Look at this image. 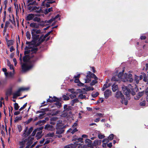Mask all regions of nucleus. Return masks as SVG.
<instances>
[{
    "instance_id": "nucleus-1",
    "label": "nucleus",
    "mask_w": 148,
    "mask_h": 148,
    "mask_svg": "<svg viewBox=\"0 0 148 148\" xmlns=\"http://www.w3.org/2000/svg\"><path fill=\"white\" fill-rule=\"evenodd\" d=\"M37 50V48L36 47H34L27 49L25 52V55L23 58V60L24 62H28L29 61L33 62L36 61L38 58L35 56V53Z\"/></svg>"
},
{
    "instance_id": "nucleus-2",
    "label": "nucleus",
    "mask_w": 148,
    "mask_h": 148,
    "mask_svg": "<svg viewBox=\"0 0 148 148\" xmlns=\"http://www.w3.org/2000/svg\"><path fill=\"white\" fill-rule=\"evenodd\" d=\"M33 138H32L30 140L29 138H23L19 141L18 145L19 146L18 148H24L26 145H27L25 148H29L32 143V140Z\"/></svg>"
},
{
    "instance_id": "nucleus-3",
    "label": "nucleus",
    "mask_w": 148,
    "mask_h": 148,
    "mask_svg": "<svg viewBox=\"0 0 148 148\" xmlns=\"http://www.w3.org/2000/svg\"><path fill=\"white\" fill-rule=\"evenodd\" d=\"M31 31L33 40L36 42L38 40L39 36V34L41 33V31L40 30L36 29H33Z\"/></svg>"
},
{
    "instance_id": "nucleus-4",
    "label": "nucleus",
    "mask_w": 148,
    "mask_h": 148,
    "mask_svg": "<svg viewBox=\"0 0 148 148\" xmlns=\"http://www.w3.org/2000/svg\"><path fill=\"white\" fill-rule=\"evenodd\" d=\"M115 97L117 99H121V102L122 104H124L126 105L127 104L128 101L125 99L123 97V95L122 93L119 91L116 92L115 95Z\"/></svg>"
},
{
    "instance_id": "nucleus-5",
    "label": "nucleus",
    "mask_w": 148,
    "mask_h": 148,
    "mask_svg": "<svg viewBox=\"0 0 148 148\" xmlns=\"http://www.w3.org/2000/svg\"><path fill=\"white\" fill-rule=\"evenodd\" d=\"M28 88L21 87L19 88L18 90L15 93L13 94V98L15 99L17 97L19 96L20 95V92L21 91L27 90L29 89Z\"/></svg>"
},
{
    "instance_id": "nucleus-6",
    "label": "nucleus",
    "mask_w": 148,
    "mask_h": 148,
    "mask_svg": "<svg viewBox=\"0 0 148 148\" xmlns=\"http://www.w3.org/2000/svg\"><path fill=\"white\" fill-rule=\"evenodd\" d=\"M122 90L123 93L126 95V98L127 100H129L130 99V90L127 88L126 86H123L122 87Z\"/></svg>"
},
{
    "instance_id": "nucleus-7",
    "label": "nucleus",
    "mask_w": 148,
    "mask_h": 148,
    "mask_svg": "<svg viewBox=\"0 0 148 148\" xmlns=\"http://www.w3.org/2000/svg\"><path fill=\"white\" fill-rule=\"evenodd\" d=\"M132 75L130 73L128 74L126 73H125L122 76L123 79L122 80V81L125 82L126 81H129L130 82H132L133 80V79L132 78Z\"/></svg>"
},
{
    "instance_id": "nucleus-8",
    "label": "nucleus",
    "mask_w": 148,
    "mask_h": 148,
    "mask_svg": "<svg viewBox=\"0 0 148 148\" xmlns=\"http://www.w3.org/2000/svg\"><path fill=\"white\" fill-rule=\"evenodd\" d=\"M32 66V64L27 62L23 64L22 65V68L23 71H26L31 69Z\"/></svg>"
},
{
    "instance_id": "nucleus-9",
    "label": "nucleus",
    "mask_w": 148,
    "mask_h": 148,
    "mask_svg": "<svg viewBox=\"0 0 148 148\" xmlns=\"http://www.w3.org/2000/svg\"><path fill=\"white\" fill-rule=\"evenodd\" d=\"M93 90L94 88L92 87L85 86V87L82 88V90L79 89L78 90L79 92L83 94H86V91H89L90 90Z\"/></svg>"
},
{
    "instance_id": "nucleus-10",
    "label": "nucleus",
    "mask_w": 148,
    "mask_h": 148,
    "mask_svg": "<svg viewBox=\"0 0 148 148\" xmlns=\"http://www.w3.org/2000/svg\"><path fill=\"white\" fill-rule=\"evenodd\" d=\"M124 71V70H123V72L122 73L120 72L117 76H113L112 77V81H116L121 79L122 81V79H123V77H122V76L123 75V73Z\"/></svg>"
},
{
    "instance_id": "nucleus-11",
    "label": "nucleus",
    "mask_w": 148,
    "mask_h": 148,
    "mask_svg": "<svg viewBox=\"0 0 148 148\" xmlns=\"http://www.w3.org/2000/svg\"><path fill=\"white\" fill-rule=\"evenodd\" d=\"M33 130V127H31L29 129L27 127H26L24 130V132L23 134V136L25 137H27L29 135Z\"/></svg>"
},
{
    "instance_id": "nucleus-12",
    "label": "nucleus",
    "mask_w": 148,
    "mask_h": 148,
    "mask_svg": "<svg viewBox=\"0 0 148 148\" xmlns=\"http://www.w3.org/2000/svg\"><path fill=\"white\" fill-rule=\"evenodd\" d=\"M52 32V31L49 32L44 36H43V35L41 36L40 37V38L38 39V42L37 44V45H39L40 44L43 42L45 40L46 37L48 36Z\"/></svg>"
},
{
    "instance_id": "nucleus-13",
    "label": "nucleus",
    "mask_w": 148,
    "mask_h": 148,
    "mask_svg": "<svg viewBox=\"0 0 148 148\" xmlns=\"http://www.w3.org/2000/svg\"><path fill=\"white\" fill-rule=\"evenodd\" d=\"M28 9L31 11H34L37 13H40L42 10L39 7L33 6H29L28 7Z\"/></svg>"
},
{
    "instance_id": "nucleus-14",
    "label": "nucleus",
    "mask_w": 148,
    "mask_h": 148,
    "mask_svg": "<svg viewBox=\"0 0 148 148\" xmlns=\"http://www.w3.org/2000/svg\"><path fill=\"white\" fill-rule=\"evenodd\" d=\"M61 126L60 125H59L58 123L56 125V129L57 130L56 131V134H61L64 131L62 128L63 127H59Z\"/></svg>"
},
{
    "instance_id": "nucleus-15",
    "label": "nucleus",
    "mask_w": 148,
    "mask_h": 148,
    "mask_svg": "<svg viewBox=\"0 0 148 148\" xmlns=\"http://www.w3.org/2000/svg\"><path fill=\"white\" fill-rule=\"evenodd\" d=\"M91 77L95 79V80H92V82L90 83V85L92 86L94 85L97 82L98 78L94 74H91Z\"/></svg>"
},
{
    "instance_id": "nucleus-16",
    "label": "nucleus",
    "mask_w": 148,
    "mask_h": 148,
    "mask_svg": "<svg viewBox=\"0 0 148 148\" xmlns=\"http://www.w3.org/2000/svg\"><path fill=\"white\" fill-rule=\"evenodd\" d=\"M93 74L91 72L89 71L87 75L86 76V78L85 79V83H89L90 82L91 80V78H92L91 77V74Z\"/></svg>"
},
{
    "instance_id": "nucleus-17",
    "label": "nucleus",
    "mask_w": 148,
    "mask_h": 148,
    "mask_svg": "<svg viewBox=\"0 0 148 148\" xmlns=\"http://www.w3.org/2000/svg\"><path fill=\"white\" fill-rule=\"evenodd\" d=\"M5 131L6 132H7V126L5 125V127L4 125H2L0 126V132L1 134H4V132Z\"/></svg>"
},
{
    "instance_id": "nucleus-18",
    "label": "nucleus",
    "mask_w": 148,
    "mask_h": 148,
    "mask_svg": "<svg viewBox=\"0 0 148 148\" xmlns=\"http://www.w3.org/2000/svg\"><path fill=\"white\" fill-rule=\"evenodd\" d=\"M45 129L50 131H53L55 130V128L53 126L49 124L46 125L45 127Z\"/></svg>"
},
{
    "instance_id": "nucleus-19",
    "label": "nucleus",
    "mask_w": 148,
    "mask_h": 148,
    "mask_svg": "<svg viewBox=\"0 0 148 148\" xmlns=\"http://www.w3.org/2000/svg\"><path fill=\"white\" fill-rule=\"evenodd\" d=\"M143 78V75H140L139 76L135 75L134 77V81L136 82V84H138L139 82V81L142 79Z\"/></svg>"
},
{
    "instance_id": "nucleus-20",
    "label": "nucleus",
    "mask_w": 148,
    "mask_h": 148,
    "mask_svg": "<svg viewBox=\"0 0 148 148\" xmlns=\"http://www.w3.org/2000/svg\"><path fill=\"white\" fill-rule=\"evenodd\" d=\"M40 25V23H32L30 24V26L32 27L36 28H38L39 27V26Z\"/></svg>"
},
{
    "instance_id": "nucleus-21",
    "label": "nucleus",
    "mask_w": 148,
    "mask_h": 148,
    "mask_svg": "<svg viewBox=\"0 0 148 148\" xmlns=\"http://www.w3.org/2000/svg\"><path fill=\"white\" fill-rule=\"evenodd\" d=\"M33 0H27V3H29L28 6L30 5H37L38 4L35 1H33Z\"/></svg>"
},
{
    "instance_id": "nucleus-22",
    "label": "nucleus",
    "mask_w": 148,
    "mask_h": 148,
    "mask_svg": "<svg viewBox=\"0 0 148 148\" xmlns=\"http://www.w3.org/2000/svg\"><path fill=\"white\" fill-rule=\"evenodd\" d=\"M58 100L55 97L52 98L49 96V99H48L47 100V102H53L55 101H56Z\"/></svg>"
},
{
    "instance_id": "nucleus-23",
    "label": "nucleus",
    "mask_w": 148,
    "mask_h": 148,
    "mask_svg": "<svg viewBox=\"0 0 148 148\" xmlns=\"http://www.w3.org/2000/svg\"><path fill=\"white\" fill-rule=\"evenodd\" d=\"M111 91L109 90H107L104 92V96L106 99H107L110 95Z\"/></svg>"
},
{
    "instance_id": "nucleus-24",
    "label": "nucleus",
    "mask_w": 148,
    "mask_h": 148,
    "mask_svg": "<svg viewBox=\"0 0 148 148\" xmlns=\"http://www.w3.org/2000/svg\"><path fill=\"white\" fill-rule=\"evenodd\" d=\"M34 17V14H31L28 15L26 18V19L27 21H30L33 19Z\"/></svg>"
},
{
    "instance_id": "nucleus-25",
    "label": "nucleus",
    "mask_w": 148,
    "mask_h": 148,
    "mask_svg": "<svg viewBox=\"0 0 148 148\" xmlns=\"http://www.w3.org/2000/svg\"><path fill=\"white\" fill-rule=\"evenodd\" d=\"M85 143L86 145H85L87 146V147L93 145L92 143V141L88 139H86L85 140Z\"/></svg>"
},
{
    "instance_id": "nucleus-26",
    "label": "nucleus",
    "mask_w": 148,
    "mask_h": 148,
    "mask_svg": "<svg viewBox=\"0 0 148 148\" xmlns=\"http://www.w3.org/2000/svg\"><path fill=\"white\" fill-rule=\"evenodd\" d=\"M43 129V127H41L39 128H38L36 129H35L34 131L33 132L31 135L32 136H34L35 135L36 133L38 132V130H42Z\"/></svg>"
},
{
    "instance_id": "nucleus-27",
    "label": "nucleus",
    "mask_w": 148,
    "mask_h": 148,
    "mask_svg": "<svg viewBox=\"0 0 148 148\" xmlns=\"http://www.w3.org/2000/svg\"><path fill=\"white\" fill-rule=\"evenodd\" d=\"M42 130H38L36 135V137L37 139H39L42 136Z\"/></svg>"
},
{
    "instance_id": "nucleus-28",
    "label": "nucleus",
    "mask_w": 148,
    "mask_h": 148,
    "mask_svg": "<svg viewBox=\"0 0 148 148\" xmlns=\"http://www.w3.org/2000/svg\"><path fill=\"white\" fill-rule=\"evenodd\" d=\"M111 85V84L110 83L108 84L107 82H106V83L103 85V88L101 89V90L102 91H104L106 88L110 86Z\"/></svg>"
},
{
    "instance_id": "nucleus-29",
    "label": "nucleus",
    "mask_w": 148,
    "mask_h": 148,
    "mask_svg": "<svg viewBox=\"0 0 148 148\" xmlns=\"http://www.w3.org/2000/svg\"><path fill=\"white\" fill-rule=\"evenodd\" d=\"M14 73V72H10L9 73H5V75L6 77H12Z\"/></svg>"
},
{
    "instance_id": "nucleus-30",
    "label": "nucleus",
    "mask_w": 148,
    "mask_h": 148,
    "mask_svg": "<svg viewBox=\"0 0 148 148\" xmlns=\"http://www.w3.org/2000/svg\"><path fill=\"white\" fill-rule=\"evenodd\" d=\"M79 102L78 100L77 99H75L72 100L70 103L71 106H73L75 103H78Z\"/></svg>"
},
{
    "instance_id": "nucleus-31",
    "label": "nucleus",
    "mask_w": 148,
    "mask_h": 148,
    "mask_svg": "<svg viewBox=\"0 0 148 148\" xmlns=\"http://www.w3.org/2000/svg\"><path fill=\"white\" fill-rule=\"evenodd\" d=\"M118 88L117 85L115 84H113L112 86V89L113 92L116 91Z\"/></svg>"
},
{
    "instance_id": "nucleus-32",
    "label": "nucleus",
    "mask_w": 148,
    "mask_h": 148,
    "mask_svg": "<svg viewBox=\"0 0 148 148\" xmlns=\"http://www.w3.org/2000/svg\"><path fill=\"white\" fill-rule=\"evenodd\" d=\"M75 83H79L78 85L80 86H83L84 84L81 83L79 81L78 78H75Z\"/></svg>"
},
{
    "instance_id": "nucleus-33",
    "label": "nucleus",
    "mask_w": 148,
    "mask_h": 148,
    "mask_svg": "<svg viewBox=\"0 0 148 148\" xmlns=\"http://www.w3.org/2000/svg\"><path fill=\"white\" fill-rule=\"evenodd\" d=\"M64 111H67L70 110L71 109V107L70 106H68L66 105H65L64 106Z\"/></svg>"
},
{
    "instance_id": "nucleus-34",
    "label": "nucleus",
    "mask_w": 148,
    "mask_h": 148,
    "mask_svg": "<svg viewBox=\"0 0 148 148\" xmlns=\"http://www.w3.org/2000/svg\"><path fill=\"white\" fill-rule=\"evenodd\" d=\"M66 111H64V113H63L61 115V116L62 117H66L67 118L68 117L69 114L68 112H65Z\"/></svg>"
},
{
    "instance_id": "nucleus-35",
    "label": "nucleus",
    "mask_w": 148,
    "mask_h": 148,
    "mask_svg": "<svg viewBox=\"0 0 148 148\" xmlns=\"http://www.w3.org/2000/svg\"><path fill=\"white\" fill-rule=\"evenodd\" d=\"M143 92H139L138 94V98H136V97H134V99L136 100L139 99L143 95Z\"/></svg>"
},
{
    "instance_id": "nucleus-36",
    "label": "nucleus",
    "mask_w": 148,
    "mask_h": 148,
    "mask_svg": "<svg viewBox=\"0 0 148 148\" xmlns=\"http://www.w3.org/2000/svg\"><path fill=\"white\" fill-rule=\"evenodd\" d=\"M141 75H143V80L145 82H147V81L148 82V78L147 79L146 76L144 73H143Z\"/></svg>"
},
{
    "instance_id": "nucleus-37",
    "label": "nucleus",
    "mask_w": 148,
    "mask_h": 148,
    "mask_svg": "<svg viewBox=\"0 0 148 148\" xmlns=\"http://www.w3.org/2000/svg\"><path fill=\"white\" fill-rule=\"evenodd\" d=\"M33 21L35 22H41V19L40 18L38 17H35L33 18Z\"/></svg>"
},
{
    "instance_id": "nucleus-38",
    "label": "nucleus",
    "mask_w": 148,
    "mask_h": 148,
    "mask_svg": "<svg viewBox=\"0 0 148 148\" xmlns=\"http://www.w3.org/2000/svg\"><path fill=\"white\" fill-rule=\"evenodd\" d=\"M45 1H44L42 3V6H45L47 7H50V5H49V3H48V1L47 2V3H45Z\"/></svg>"
},
{
    "instance_id": "nucleus-39",
    "label": "nucleus",
    "mask_w": 148,
    "mask_h": 148,
    "mask_svg": "<svg viewBox=\"0 0 148 148\" xmlns=\"http://www.w3.org/2000/svg\"><path fill=\"white\" fill-rule=\"evenodd\" d=\"M94 142L95 145H100L101 144V140H95Z\"/></svg>"
},
{
    "instance_id": "nucleus-40",
    "label": "nucleus",
    "mask_w": 148,
    "mask_h": 148,
    "mask_svg": "<svg viewBox=\"0 0 148 148\" xmlns=\"http://www.w3.org/2000/svg\"><path fill=\"white\" fill-rule=\"evenodd\" d=\"M15 8L16 9V12H17L19 11V6L17 4H16L15 3H14ZM20 8V6H19Z\"/></svg>"
},
{
    "instance_id": "nucleus-41",
    "label": "nucleus",
    "mask_w": 148,
    "mask_h": 148,
    "mask_svg": "<svg viewBox=\"0 0 148 148\" xmlns=\"http://www.w3.org/2000/svg\"><path fill=\"white\" fill-rule=\"evenodd\" d=\"M46 122V120H42L40 121H38L37 123V124H40L42 125V124H43Z\"/></svg>"
},
{
    "instance_id": "nucleus-42",
    "label": "nucleus",
    "mask_w": 148,
    "mask_h": 148,
    "mask_svg": "<svg viewBox=\"0 0 148 148\" xmlns=\"http://www.w3.org/2000/svg\"><path fill=\"white\" fill-rule=\"evenodd\" d=\"M13 41L12 40H8L7 42V44L9 46H10L11 45H12L13 44Z\"/></svg>"
},
{
    "instance_id": "nucleus-43",
    "label": "nucleus",
    "mask_w": 148,
    "mask_h": 148,
    "mask_svg": "<svg viewBox=\"0 0 148 148\" xmlns=\"http://www.w3.org/2000/svg\"><path fill=\"white\" fill-rule=\"evenodd\" d=\"M54 135V134L53 133H49L47 134L46 136L47 137H53Z\"/></svg>"
},
{
    "instance_id": "nucleus-44",
    "label": "nucleus",
    "mask_w": 148,
    "mask_h": 148,
    "mask_svg": "<svg viewBox=\"0 0 148 148\" xmlns=\"http://www.w3.org/2000/svg\"><path fill=\"white\" fill-rule=\"evenodd\" d=\"M12 90L11 89H10L8 90L6 93V95L7 96H9L11 95L12 94Z\"/></svg>"
},
{
    "instance_id": "nucleus-45",
    "label": "nucleus",
    "mask_w": 148,
    "mask_h": 148,
    "mask_svg": "<svg viewBox=\"0 0 148 148\" xmlns=\"http://www.w3.org/2000/svg\"><path fill=\"white\" fill-rule=\"evenodd\" d=\"M62 98H63V100L65 101L68 100L69 99V97L65 95H63Z\"/></svg>"
},
{
    "instance_id": "nucleus-46",
    "label": "nucleus",
    "mask_w": 148,
    "mask_h": 148,
    "mask_svg": "<svg viewBox=\"0 0 148 148\" xmlns=\"http://www.w3.org/2000/svg\"><path fill=\"white\" fill-rule=\"evenodd\" d=\"M99 94V93L98 92H96L95 93L93 92L92 94V96L93 97H97Z\"/></svg>"
},
{
    "instance_id": "nucleus-47",
    "label": "nucleus",
    "mask_w": 148,
    "mask_h": 148,
    "mask_svg": "<svg viewBox=\"0 0 148 148\" xmlns=\"http://www.w3.org/2000/svg\"><path fill=\"white\" fill-rule=\"evenodd\" d=\"M26 36L27 38L30 39L31 38V35L29 32H27L26 33Z\"/></svg>"
},
{
    "instance_id": "nucleus-48",
    "label": "nucleus",
    "mask_w": 148,
    "mask_h": 148,
    "mask_svg": "<svg viewBox=\"0 0 148 148\" xmlns=\"http://www.w3.org/2000/svg\"><path fill=\"white\" fill-rule=\"evenodd\" d=\"M14 109L16 110H17L18 109L19 107L17 103H15L14 104Z\"/></svg>"
},
{
    "instance_id": "nucleus-49",
    "label": "nucleus",
    "mask_w": 148,
    "mask_h": 148,
    "mask_svg": "<svg viewBox=\"0 0 148 148\" xmlns=\"http://www.w3.org/2000/svg\"><path fill=\"white\" fill-rule=\"evenodd\" d=\"M55 104L58 108H60L61 106V103L59 101H57Z\"/></svg>"
},
{
    "instance_id": "nucleus-50",
    "label": "nucleus",
    "mask_w": 148,
    "mask_h": 148,
    "mask_svg": "<svg viewBox=\"0 0 148 148\" xmlns=\"http://www.w3.org/2000/svg\"><path fill=\"white\" fill-rule=\"evenodd\" d=\"M77 94H71L69 95V96L71 99H73L76 97Z\"/></svg>"
},
{
    "instance_id": "nucleus-51",
    "label": "nucleus",
    "mask_w": 148,
    "mask_h": 148,
    "mask_svg": "<svg viewBox=\"0 0 148 148\" xmlns=\"http://www.w3.org/2000/svg\"><path fill=\"white\" fill-rule=\"evenodd\" d=\"M114 135L113 134H110L108 137V138L109 140H112L113 138Z\"/></svg>"
},
{
    "instance_id": "nucleus-52",
    "label": "nucleus",
    "mask_w": 148,
    "mask_h": 148,
    "mask_svg": "<svg viewBox=\"0 0 148 148\" xmlns=\"http://www.w3.org/2000/svg\"><path fill=\"white\" fill-rule=\"evenodd\" d=\"M82 93V94H80L79 95V97L82 99L85 98H86V96L84 95H83L82 94L83 93Z\"/></svg>"
},
{
    "instance_id": "nucleus-53",
    "label": "nucleus",
    "mask_w": 148,
    "mask_h": 148,
    "mask_svg": "<svg viewBox=\"0 0 148 148\" xmlns=\"http://www.w3.org/2000/svg\"><path fill=\"white\" fill-rule=\"evenodd\" d=\"M17 128L19 132H21L22 130V126L21 125H17Z\"/></svg>"
},
{
    "instance_id": "nucleus-54",
    "label": "nucleus",
    "mask_w": 148,
    "mask_h": 148,
    "mask_svg": "<svg viewBox=\"0 0 148 148\" xmlns=\"http://www.w3.org/2000/svg\"><path fill=\"white\" fill-rule=\"evenodd\" d=\"M52 11V8L51 7L50 8H49L48 9H46L45 10V12H46L47 13H48V12H50Z\"/></svg>"
},
{
    "instance_id": "nucleus-55",
    "label": "nucleus",
    "mask_w": 148,
    "mask_h": 148,
    "mask_svg": "<svg viewBox=\"0 0 148 148\" xmlns=\"http://www.w3.org/2000/svg\"><path fill=\"white\" fill-rule=\"evenodd\" d=\"M27 103H25L22 107H21V108H20L19 110L21 111L23 110L26 107V106H27Z\"/></svg>"
},
{
    "instance_id": "nucleus-56",
    "label": "nucleus",
    "mask_w": 148,
    "mask_h": 148,
    "mask_svg": "<svg viewBox=\"0 0 148 148\" xmlns=\"http://www.w3.org/2000/svg\"><path fill=\"white\" fill-rule=\"evenodd\" d=\"M77 148H87V146L85 145H79Z\"/></svg>"
},
{
    "instance_id": "nucleus-57",
    "label": "nucleus",
    "mask_w": 148,
    "mask_h": 148,
    "mask_svg": "<svg viewBox=\"0 0 148 148\" xmlns=\"http://www.w3.org/2000/svg\"><path fill=\"white\" fill-rule=\"evenodd\" d=\"M33 120V119L31 118L29 119L28 120H27V121H26L25 122V123L26 124H28L29 123H30Z\"/></svg>"
},
{
    "instance_id": "nucleus-58",
    "label": "nucleus",
    "mask_w": 148,
    "mask_h": 148,
    "mask_svg": "<svg viewBox=\"0 0 148 148\" xmlns=\"http://www.w3.org/2000/svg\"><path fill=\"white\" fill-rule=\"evenodd\" d=\"M109 139H107V138H105L103 139V142H105V144H106V143H107L108 142H109Z\"/></svg>"
},
{
    "instance_id": "nucleus-59",
    "label": "nucleus",
    "mask_w": 148,
    "mask_h": 148,
    "mask_svg": "<svg viewBox=\"0 0 148 148\" xmlns=\"http://www.w3.org/2000/svg\"><path fill=\"white\" fill-rule=\"evenodd\" d=\"M140 106H145V101H143L140 103Z\"/></svg>"
},
{
    "instance_id": "nucleus-60",
    "label": "nucleus",
    "mask_w": 148,
    "mask_h": 148,
    "mask_svg": "<svg viewBox=\"0 0 148 148\" xmlns=\"http://www.w3.org/2000/svg\"><path fill=\"white\" fill-rule=\"evenodd\" d=\"M98 137L99 139H102L104 138L105 137L104 136L101 134H99L98 136Z\"/></svg>"
},
{
    "instance_id": "nucleus-61",
    "label": "nucleus",
    "mask_w": 148,
    "mask_h": 148,
    "mask_svg": "<svg viewBox=\"0 0 148 148\" xmlns=\"http://www.w3.org/2000/svg\"><path fill=\"white\" fill-rule=\"evenodd\" d=\"M103 114L100 113H98L96 114V116H99L100 117H102Z\"/></svg>"
},
{
    "instance_id": "nucleus-62",
    "label": "nucleus",
    "mask_w": 148,
    "mask_h": 148,
    "mask_svg": "<svg viewBox=\"0 0 148 148\" xmlns=\"http://www.w3.org/2000/svg\"><path fill=\"white\" fill-rule=\"evenodd\" d=\"M73 89H69V91L71 92L72 94H77V93L73 91Z\"/></svg>"
},
{
    "instance_id": "nucleus-63",
    "label": "nucleus",
    "mask_w": 148,
    "mask_h": 148,
    "mask_svg": "<svg viewBox=\"0 0 148 148\" xmlns=\"http://www.w3.org/2000/svg\"><path fill=\"white\" fill-rule=\"evenodd\" d=\"M62 121L61 120H59L58 123H57V124L58 123L59 125H60L61 126H59V127H63V125H62Z\"/></svg>"
},
{
    "instance_id": "nucleus-64",
    "label": "nucleus",
    "mask_w": 148,
    "mask_h": 148,
    "mask_svg": "<svg viewBox=\"0 0 148 148\" xmlns=\"http://www.w3.org/2000/svg\"><path fill=\"white\" fill-rule=\"evenodd\" d=\"M10 24V22L8 21H6L5 23V26L8 27Z\"/></svg>"
}]
</instances>
